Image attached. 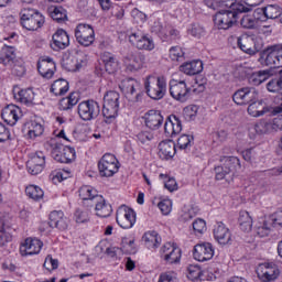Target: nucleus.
Wrapping results in <instances>:
<instances>
[{"instance_id": "f257e3e1", "label": "nucleus", "mask_w": 282, "mask_h": 282, "mask_svg": "<svg viewBox=\"0 0 282 282\" xmlns=\"http://www.w3.org/2000/svg\"><path fill=\"white\" fill-rule=\"evenodd\" d=\"M143 87L147 96L152 100H162L166 96V78L149 75L143 79Z\"/></svg>"}, {"instance_id": "f03ea898", "label": "nucleus", "mask_w": 282, "mask_h": 282, "mask_svg": "<svg viewBox=\"0 0 282 282\" xmlns=\"http://www.w3.org/2000/svg\"><path fill=\"white\" fill-rule=\"evenodd\" d=\"M19 17L22 28L29 31L39 30L45 23V17L32 8L21 9Z\"/></svg>"}, {"instance_id": "7ed1b4c3", "label": "nucleus", "mask_w": 282, "mask_h": 282, "mask_svg": "<svg viewBox=\"0 0 282 282\" xmlns=\"http://www.w3.org/2000/svg\"><path fill=\"white\" fill-rule=\"evenodd\" d=\"M120 109V94L110 90L104 96L102 116L106 120H113L118 117Z\"/></svg>"}, {"instance_id": "20e7f679", "label": "nucleus", "mask_w": 282, "mask_h": 282, "mask_svg": "<svg viewBox=\"0 0 282 282\" xmlns=\"http://www.w3.org/2000/svg\"><path fill=\"white\" fill-rule=\"evenodd\" d=\"M170 96L177 102H186L191 100L192 89L186 85L184 79H171L169 83Z\"/></svg>"}, {"instance_id": "39448f33", "label": "nucleus", "mask_w": 282, "mask_h": 282, "mask_svg": "<svg viewBox=\"0 0 282 282\" xmlns=\"http://www.w3.org/2000/svg\"><path fill=\"white\" fill-rule=\"evenodd\" d=\"M98 171L101 177H113L120 171V162L116 155L106 153L98 162Z\"/></svg>"}, {"instance_id": "423d86ee", "label": "nucleus", "mask_w": 282, "mask_h": 282, "mask_svg": "<svg viewBox=\"0 0 282 282\" xmlns=\"http://www.w3.org/2000/svg\"><path fill=\"white\" fill-rule=\"evenodd\" d=\"M51 155L55 162H59L61 164H72V162L76 160V150L72 147L54 144Z\"/></svg>"}, {"instance_id": "0eeeda50", "label": "nucleus", "mask_w": 282, "mask_h": 282, "mask_svg": "<svg viewBox=\"0 0 282 282\" xmlns=\"http://www.w3.org/2000/svg\"><path fill=\"white\" fill-rule=\"evenodd\" d=\"M241 13L235 10L218 11L214 18L215 25H217L218 30H230L237 23L238 14Z\"/></svg>"}, {"instance_id": "6e6552de", "label": "nucleus", "mask_w": 282, "mask_h": 282, "mask_svg": "<svg viewBox=\"0 0 282 282\" xmlns=\"http://www.w3.org/2000/svg\"><path fill=\"white\" fill-rule=\"evenodd\" d=\"M78 116L85 122L96 120L100 116V105L94 100L82 101L78 105Z\"/></svg>"}, {"instance_id": "1a4fd4ad", "label": "nucleus", "mask_w": 282, "mask_h": 282, "mask_svg": "<svg viewBox=\"0 0 282 282\" xmlns=\"http://www.w3.org/2000/svg\"><path fill=\"white\" fill-rule=\"evenodd\" d=\"M75 39L79 45L89 47V45H94V41H96V32L89 24H78L75 29Z\"/></svg>"}, {"instance_id": "9d476101", "label": "nucleus", "mask_w": 282, "mask_h": 282, "mask_svg": "<svg viewBox=\"0 0 282 282\" xmlns=\"http://www.w3.org/2000/svg\"><path fill=\"white\" fill-rule=\"evenodd\" d=\"M151 32L158 34L162 41H166V39H177L180 36V31L177 29H173L171 24L166 23L163 20H155L151 26Z\"/></svg>"}, {"instance_id": "9b49d317", "label": "nucleus", "mask_w": 282, "mask_h": 282, "mask_svg": "<svg viewBox=\"0 0 282 282\" xmlns=\"http://www.w3.org/2000/svg\"><path fill=\"white\" fill-rule=\"evenodd\" d=\"M232 100L239 106L250 105V102L259 100V90L252 87L240 88L232 95Z\"/></svg>"}, {"instance_id": "f8f14e48", "label": "nucleus", "mask_w": 282, "mask_h": 282, "mask_svg": "<svg viewBox=\"0 0 282 282\" xmlns=\"http://www.w3.org/2000/svg\"><path fill=\"white\" fill-rule=\"evenodd\" d=\"M129 42L137 47V50H147L148 52L155 50V43H153V40L141 30L131 32L129 35Z\"/></svg>"}, {"instance_id": "ddd939ff", "label": "nucleus", "mask_w": 282, "mask_h": 282, "mask_svg": "<svg viewBox=\"0 0 282 282\" xmlns=\"http://www.w3.org/2000/svg\"><path fill=\"white\" fill-rule=\"evenodd\" d=\"M160 257L165 263H180L182 260V249L171 242H166L160 249Z\"/></svg>"}, {"instance_id": "4468645a", "label": "nucleus", "mask_w": 282, "mask_h": 282, "mask_svg": "<svg viewBox=\"0 0 282 282\" xmlns=\"http://www.w3.org/2000/svg\"><path fill=\"white\" fill-rule=\"evenodd\" d=\"M123 65L127 72H131L132 74L135 72H140L144 67V55L139 52H130L123 56Z\"/></svg>"}, {"instance_id": "2eb2a0df", "label": "nucleus", "mask_w": 282, "mask_h": 282, "mask_svg": "<svg viewBox=\"0 0 282 282\" xmlns=\"http://www.w3.org/2000/svg\"><path fill=\"white\" fill-rule=\"evenodd\" d=\"M116 219L120 228H133L135 225V212L127 206H122L117 210Z\"/></svg>"}, {"instance_id": "dca6fc26", "label": "nucleus", "mask_w": 282, "mask_h": 282, "mask_svg": "<svg viewBox=\"0 0 282 282\" xmlns=\"http://www.w3.org/2000/svg\"><path fill=\"white\" fill-rule=\"evenodd\" d=\"M258 279L263 282L276 281L281 271H279V267L274 263H262L257 269Z\"/></svg>"}, {"instance_id": "f3484780", "label": "nucleus", "mask_w": 282, "mask_h": 282, "mask_svg": "<svg viewBox=\"0 0 282 282\" xmlns=\"http://www.w3.org/2000/svg\"><path fill=\"white\" fill-rule=\"evenodd\" d=\"M85 54L83 52H75L63 57L62 66L66 72H78L85 63Z\"/></svg>"}, {"instance_id": "a211bd4d", "label": "nucleus", "mask_w": 282, "mask_h": 282, "mask_svg": "<svg viewBox=\"0 0 282 282\" xmlns=\"http://www.w3.org/2000/svg\"><path fill=\"white\" fill-rule=\"evenodd\" d=\"M26 169L30 175H39V173H43V170L45 169V154L41 151L32 154L26 162Z\"/></svg>"}, {"instance_id": "6ab92c4d", "label": "nucleus", "mask_w": 282, "mask_h": 282, "mask_svg": "<svg viewBox=\"0 0 282 282\" xmlns=\"http://www.w3.org/2000/svg\"><path fill=\"white\" fill-rule=\"evenodd\" d=\"M193 257L196 261H210L215 257V247L210 242H202L194 246Z\"/></svg>"}, {"instance_id": "aec40b11", "label": "nucleus", "mask_w": 282, "mask_h": 282, "mask_svg": "<svg viewBox=\"0 0 282 282\" xmlns=\"http://www.w3.org/2000/svg\"><path fill=\"white\" fill-rule=\"evenodd\" d=\"M237 45L241 52L254 56L257 52H261V45L257 44L254 37L250 35H241L237 39Z\"/></svg>"}, {"instance_id": "412c9836", "label": "nucleus", "mask_w": 282, "mask_h": 282, "mask_svg": "<svg viewBox=\"0 0 282 282\" xmlns=\"http://www.w3.org/2000/svg\"><path fill=\"white\" fill-rule=\"evenodd\" d=\"M182 133V120L175 115H170L164 123V134L166 138H175Z\"/></svg>"}, {"instance_id": "4be33fe9", "label": "nucleus", "mask_w": 282, "mask_h": 282, "mask_svg": "<svg viewBox=\"0 0 282 282\" xmlns=\"http://www.w3.org/2000/svg\"><path fill=\"white\" fill-rule=\"evenodd\" d=\"M2 120L7 122V124H10V127H14L17 122H19L20 118L23 117V112L21 111V108L17 105H8L2 109Z\"/></svg>"}, {"instance_id": "5701e85b", "label": "nucleus", "mask_w": 282, "mask_h": 282, "mask_svg": "<svg viewBox=\"0 0 282 282\" xmlns=\"http://www.w3.org/2000/svg\"><path fill=\"white\" fill-rule=\"evenodd\" d=\"M43 248V241L36 238H26L24 243L20 247V253L22 257H30L32 254H39Z\"/></svg>"}, {"instance_id": "b1692460", "label": "nucleus", "mask_w": 282, "mask_h": 282, "mask_svg": "<svg viewBox=\"0 0 282 282\" xmlns=\"http://www.w3.org/2000/svg\"><path fill=\"white\" fill-rule=\"evenodd\" d=\"M51 47L54 50V52L69 47V35L65 30L59 29L53 34Z\"/></svg>"}, {"instance_id": "393cba45", "label": "nucleus", "mask_w": 282, "mask_h": 282, "mask_svg": "<svg viewBox=\"0 0 282 282\" xmlns=\"http://www.w3.org/2000/svg\"><path fill=\"white\" fill-rule=\"evenodd\" d=\"M50 227L57 230H67L69 228V218L62 210H54L50 214Z\"/></svg>"}, {"instance_id": "a878e982", "label": "nucleus", "mask_w": 282, "mask_h": 282, "mask_svg": "<svg viewBox=\"0 0 282 282\" xmlns=\"http://www.w3.org/2000/svg\"><path fill=\"white\" fill-rule=\"evenodd\" d=\"M214 237L220 246H228L232 241V234L224 223H217L214 228Z\"/></svg>"}, {"instance_id": "bb28decb", "label": "nucleus", "mask_w": 282, "mask_h": 282, "mask_svg": "<svg viewBox=\"0 0 282 282\" xmlns=\"http://www.w3.org/2000/svg\"><path fill=\"white\" fill-rule=\"evenodd\" d=\"M90 206H95V212L97 217L107 218L111 216V213H113V209L111 208V204L102 197V195H99L94 203L90 204Z\"/></svg>"}, {"instance_id": "cd10ccee", "label": "nucleus", "mask_w": 282, "mask_h": 282, "mask_svg": "<svg viewBox=\"0 0 282 282\" xmlns=\"http://www.w3.org/2000/svg\"><path fill=\"white\" fill-rule=\"evenodd\" d=\"M37 70L43 78L50 80V78H52L56 72V63H54L52 57H44L37 63Z\"/></svg>"}, {"instance_id": "c85d7f7f", "label": "nucleus", "mask_w": 282, "mask_h": 282, "mask_svg": "<svg viewBox=\"0 0 282 282\" xmlns=\"http://www.w3.org/2000/svg\"><path fill=\"white\" fill-rule=\"evenodd\" d=\"M262 58H264V64L268 67H281L279 65V46L276 44L268 46L262 52Z\"/></svg>"}, {"instance_id": "c756f323", "label": "nucleus", "mask_w": 282, "mask_h": 282, "mask_svg": "<svg viewBox=\"0 0 282 282\" xmlns=\"http://www.w3.org/2000/svg\"><path fill=\"white\" fill-rule=\"evenodd\" d=\"M180 72L186 74V76H197L204 72V63L199 59L185 62L180 66Z\"/></svg>"}, {"instance_id": "7c9ffc66", "label": "nucleus", "mask_w": 282, "mask_h": 282, "mask_svg": "<svg viewBox=\"0 0 282 282\" xmlns=\"http://www.w3.org/2000/svg\"><path fill=\"white\" fill-rule=\"evenodd\" d=\"M144 120L149 129H160L162 122H164V117L160 110H150L144 115Z\"/></svg>"}, {"instance_id": "2f4dec72", "label": "nucleus", "mask_w": 282, "mask_h": 282, "mask_svg": "<svg viewBox=\"0 0 282 282\" xmlns=\"http://www.w3.org/2000/svg\"><path fill=\"white\" fill-rule=\"evenodd\" d=\"M101 61L104 63L105 70L108 74H116L118 72L120 64L118 62V57L109 52H104L101 54Z\"/></svg>"}, {"instance_id": "473e14b6", "label": "nucleus", "mask_w": 282, "mask_h": 282, "mask_svg": "<svg viewBox=\"0 0 282 282\" xmlns=\"http://www.w3.org/2000/svg\"><path fill=\"white\" fill-rule=\"evenodd\" d=\"M176 153L175 142L173 140L162 141L159 143V156L161 160H171Z\"/></svg>"}, {"instance_id": "72a5a7b5", "label": "nucleus", "mask_w": 282, "mask_h": 282, "mask_svg": "<svg viewBox=\"0 0 282 282\" xmlns=\"http://www.w3.org/2000/svg\"><path fill=\"white\" fill-rule=\"evenodd\" d=\"M15 58H17V53H15L14 46L4 45L0 50V65H3L4 67H11Z\"/></svg>"}, {"instance_id": "f704fd0d", "label": "nucleus", "mask_w": 282, "mask_h": 282, "mask_svg": "<svg viewBox=\"0 0 282 282\" xmlns=\"http://www.w3.org/2000/svg\"><path fill=\"white\" fill-rule=\"evenodd\" d=\"M142 240L149 250H155L162 243V238L158 231L145 232L142 237Z\"/></svg>"}, {"instance_id": "c9c22d12", "label": "nucleus", "mask_w": 282, "mask_h": 282, "mask_svg": "<svg viewBox=\"0 0 282 282\" xmlns=\"http://www.w3.org/2000/svg\"><path fill=\"white\" fill-rule=\"evenodd\" d=\"M98 191L89 185H84L79 188V197L87 204H94V200L99 197Z\"/></svg>"}, {"instance_id": "e433bc0d", "label": "nucleus", "mask_w": 282, "mask_h": 282, "mask_svg": "<svg viewBox=\"0 0 282 282\" xmlns=\"http://www.w3.org/2000/svg\"><path fill=\"white\" fill-rule=\"evenodd\" d=\"M67 91H69V82L64 78L56 79L51 86L54 96H65Z\"/></svg>"}, {"instance_id": "4c0bfd02", "label": "nucleus", "mask_w": 282, "mask_h": 282, "mask_svg": "<svg viewBox=\"0 0 282 282\" xmlns=\"http://www.w3.org/2000/svg\"><path fill=\"white\" fill-rule=\"evenodd\" d=\"M78 100H80V95H78V93H70L68 97L62 98L59 100L61 111H68V109L76 107Z\"/></svg>"}, {"instance_id": "58836bf2", "label": "nucleus", "mask_w": 282, "mask_h": 282, "mask_svg": "<svg viewBox=\"0 0 282 282\" xmlns=\"http://www.w3.org/2000/svg\"><path fill=\"white\" fill-rule=\"evenodd\" d=\"M119 87L127 96H133V94H135V89L140 87V82L133 78H126L120 83Z\"/></svg>"}, {"instance_id": "ea45409f", "label": "nucleus", "mask_w": 282, "mask_h": 282, "mask_svg": "<svg viewBox=\"0 0 282 282\" xmlns=\"http://www.w3.org/2000/svg\"><path fill=\"white\" fill-rule=\"evenodd\" d=\"M14 98L19 102H22V105H32L34 102V90L32 88L19 90L14 95Z\"/></svg>"}, {"instance_id": "a19ab883", "label": "nucleus", "mask_w": 282, "mask_h": 282, "mask_svg": "<svg viewBox=\"0 0 282 282\" xmlns=\"http://www.w3.org/2000/svg\"><path fill=\"white\" fill-rule=\"evenodd\" d=\"M247 111L249 116H252L253 118H259L265 113V106H263L262 101H259V99H257L249 104Z\"/></svg>"}, {"instance_id": "79ce46f5", "label": "nucleus", "mask_w": 282, "mask_h": 282, "mask_svg": "<svg viewBox=\"0 0 282 282\" xmlns=\"http://www.w3.org/2000/svg\"><path fill=\"white\" fill-rule=\"evenodd\" d=\"M219 3L220 8H229L236 12H250V8L241 2H237V0H219Z\"/></svg>"}, {"instance_id": "37998d69", "label": "nucleus", "mask_w": 282, "mask_h": 282, "mask_svg": "<svg viewBox=\"0 0 282 282\" xmlns=\"http://www.w3.org/2000/svg\"><path fill=\"white\" fill-rule=\"evenodd\" d=\"M238 221L243 232H250L252 230V216H250V213L246 210L240 212Z\"/></svg>"}, {"instance_id": "c03bdc74", "label": "nucleus", "mask_w": 282, "mask_h": 282, "mask_svg": "<svg viewBox=\"0 0 282 282\" xmlns=\"http://www.w3.org/2000/svg\"><path fill=\"white\" fill-rule=\"evenodd\" d=\"M220 162H224V166L229 169V173H237L241 169V162L237 156H224Z\"/></svg>"}, {"instance_id": "a18cd8bd", "label": "nucleus", "mask_w": 282, "mask_h": 282, "mask_svg": "<svg viewBox=\"0 0 282 282\" xmlns=\"http://www.w3.org/2000/svg\"><path fill=\"white\" fill-rule=\"evenodd\" d=\"M270 78V72L259 70L249 76L250 85L259 86Z\"/></svg>"}, {"instance_id": "49530a36", "label": "nucleus", "mask_w": 282, "mask_h": 282, "mask_svg": "<svg viewBox=\"0 0 282 282\" xmlns=\"http://www.w3.org/2000/svg\"><path fill=\"white\" fill-rule=\"evenodd\" d=\"M48 12L52 20L57 21V23L67 20V11L63 7H51Z\"/></svg>"}, {"instance_id": "de8ad7c7", "label": "nucleus", "mask_w": 282, "mask_h": 282, "mask_svg": "<svg viewBox=\"0 0 282 282\" xmlns=\"http://www.w3.org/2000/svg\"><path fill=\"white\" fill-rule=\"evenodd\" d=\"M272 227L271 220H262L256 225V232L258 237H268L272 232Z\"/></svg>"}, {"instance_id": "09e8293b", "label": "nucleus", "mask_w": 282, "mask_h": 282, "mask_svg": "<svg viewBox=\"0 0 282 282\" xmlns=\"http://www.w3.org/2000/svg\"><path fill=\"white\" fill-rule=\"evenodd\" d=\"M43 131H45V128H43V124H41L36 121H31L29 123L28 135L31 140H34V139L43 135Z\"/></svg>"}, {"instance_id": "8fccbe9b", "label": "nucleus", "mask_w": 282, "mask_h": 282, "mask_svg": "<svg viewBox=\"0 0 282 282\" xmlns=\"http://www.w3.org/2000/svg\"><path fill=\"white\" fill-rule=\"evenodd\" d=\"M262 12L267 19H279L281 17V7L276 4H269L262 9Z\"/></svg>"}, {"instance_id": "3c124183", "label": "nucleus", "mask_w": 282, "mask_h": 282, "mask_svg": "<svg viewBox=\"0 0 282 282\" xmlns=\"http://www.w3.org/2000/svg\"><path fill=\"white\" fill-rule=\"evenodd\" d=\"M25 193L28 197H30V199H34V202H39V199H43V195H45L43 189L36 185H29L25 188Z\"/></svg>"}, {"instance_id": "603ef678", "label": "nucleus", "mask_w": 282, "mask_h": 282, "mask_svg": "<svg viewBox=\"0 0 282 282\" xmlns=\"http://www.w3.org/2000/svg\"><path fill=\"white\" fill-rule=\"evenodd\" d=\"M259 20L253 14H245L240 20V25L243 30H254Z\"/></svg>"}, {"instance_id": "864d4df0", "label": "nucleus", "mask_w": 282, "mask_h": 282, "mask_svg": "<svg viewBox=\"0 0 282 282\" xmlns=\"http://www.w3.org/2000/svg\"><path fill=\"white\" fill-rule=\"evenodd\" d=\"M7 69H10L13 76H23L25 74V66L21 59H14L11 66H8Z\"/></svg>"}, {"instance_id": "5fc2aeb1", "label": "nucleus", "mask_w": 282, "mask_h": 282, "mask_svg": "<svg viewBox=\"0 0 282 282\" xmlns=\"http://www.w3.org/2000/svg\"><path fill=\"white\" fill-rule=\"evenodd\" d=\"M257 133H274V129L272 128V121L260 120L256 124Z\"/></svg>"}, {"instance_id": "6e6d98bb", "label": "nucleus", "mask_w": 282, "mask_h": 282, "mask_svg": "<svg viewBox=\"0 0 282 282\" xmlns=\"http://www.w3.org/2000/svg\"><path fill=\"white\" fill-rule=\"evenodd\" d=\"M194 138L191 134H182L177 140V147L181 150L191 149V144H193Z\"/></svg>"}, {"instance_id": "4d7b16f0", "label": "nucleus", "mask_w": 282, "mask_h": 282, "mask_svg": "<svg viewBox=\"0 0 282 282\" xmlns=\"http://www.w3.org/2000/svg\"><path fill=\"white\" fill-rule=\"evenodd\" d=\"M267 89L271 94H276L282 89V78H273L267 84Z\"/></svg>"}, {"instance_id": "13d9d810", "label": "nucleus", "mask_w": 282, "mask_h": 282, "mask_svg": "<svg viewBox=\"0 0 282 282\" xmlns=\"http://www.w3.org/2000/svg\"><path fill=\"white\" fill-rule=\"evenodd\" d=\"M160 180H166L164 182V188L170 191V193H173V191H177V181L173 177H169L165 174H160L159 175Z\"/></svg>"}, {"instance_id": "bf43d9fd", "label": "nucleus", "mask_w": 282, "mask_h": 282, "mask_svg": "<svg viewBox=\"0 0 282 282\" xmlns=\"http://www.w3.org/2000/svg\"><path fill=\"white\" fill-rule=\"evenodd\" d=\"M170 58L171 61H184V50L181 46H172L170 48Z\"/></svg>"}, {"instance_id": "052dcab7", "label": "nucleus", "mask_w": 282, "mask_h": 282, "mask_svg": "<svg viewBox=\"0 0 282 282\" xmlns=\"http://www.w3.org/2000/svg\"><path fill=\"white\" fill-rule=\"evenodd\" d=\"M3 226H6V223L0 218V246H6V243L12 241V235L8 234Z\"/></svg>"}, {"instance_id": "680f3d73", "label": "nucleus", "mask_w": 282, "mask_h": 282, "mask_svg": "<svg viewBox=\"0 0 282 282\" xmlns=\"http://www.w3.org/2000/svg\"><path fill=\"white\" fill-rule=\"evenodd\" d=\"M192 226L195 235H204L207 230L206 220L202 218H197Z\"/></svg>"}, {"instance_id": "e2e57ef3", "label": "nucleus", "mask_w": 282, "mask_h": 282, "mask_svg": "<svg viewBox=\"0 0 282 282\" xmlns=\"http://www.w3.org/2000/svg\"><path fill=\"white\" fill-rule=\"evenodd\" d=\"M187 32L191 36H194V39H202V36L206 34V30L199 24H192Z\"/></svg>"}, {"instance_id": "0e129e2a", "label": "nucleus", "mask_w": 282, "mask_h": 282, "mask_svg": "<svg viewBox=\"0 0 282 282\" xmlns=\"http://www.w3.org/2000/svg\"><path fill=\"white\" fill-rule=\"evenodd\" d=\"M75 221L77 224H87V221H89V212L83 210V209H76Z\"/></svg>"}, {"instance_id": "69168bd1", "label": "nucleus", "mask_w": 282, "mask_h": 282, "mask_svg": "<svg viewBox=\"0 0 282 282\" xmlns=\"http://www.w3.org/2000/svg\"><path fill=\"white\" fill-rule=\"evenodd\" d=\"M44 268L45 270H48V272H52V270L58 269V259L52 258V256H47L44 261Z\"/></svg>"}, {"instance_id": "338daca9", "label": "nucleus", "mask_w": 282, "mask_h": 282, "mask_svg": "<svg viewBox=\"0 0 282 282\" xmlns=\"http://www.w3.org/2000/svg\"><path fill=\"white\" fill-rule=\"evenodd\" d=\"M155 135H153V132L151 131H141L137 134V140L141 142V144H147L148 142H151Z\"/></svg>"}, {"instance_id": "774afa93", "label": "nucleus", "mask_w": 282, "mask_h": 282, "mask_svg": "<svg viewBox=\"0 0 282 282\" xmlns=\"http://www.w3.org/2000/svg\"><path fill=\"white\" fill-rule=\"evenodd\" d=\"M187 270H188L187 278L191 279V281H197V279L202 276V269L199 267L189 265Z\"/></svg>"}]
</instances>
